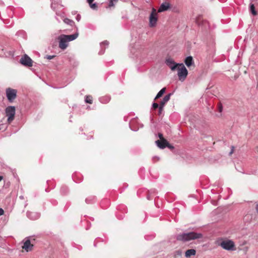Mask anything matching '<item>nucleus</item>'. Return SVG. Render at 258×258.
<instances>
[{
    "instance_id": "nucleus-1",
    "label": "nucleus",
    "mask_w": 258,
    "mask_h": 258,
    "mask_svg": "<svg viewBox=\"0 0 258 258\" xmlns=\"http://www.w3.org/2000/svg\"><path fill=\"white\" fill-rule=\"evenodd\" d=\"M78 36L77 33L72 35L61 34L58 37L59 40L58 46L61 50L66 49L68 46V43L70 41L76 39Z\"/></svg>"
},
{
    "instance_id": "nucleus-2",
    "label": "nucleus",
    "mask_w": 258,
    "mask_h": 258,
    "mask_svg": "<svg viewBox=\"0 0 258 258\" xmlns=\"http://www.w3.org/2000/svg\"><path fill=\"white\" fill-rule=\"evenodd\" d=\"M202 237L203 234L202 233L195 232L180 233L177 234L176 236V238L177 240L183 242L189 241L191 240L200 239Z\"/></svg>"
},
{
    "instance_id": "nucleus-3",
    "label": "nucleus",
    "mask_w": 258,
    "mask_h": 258,
    "mask_svg": "<svg viewBox=\"0 0 258 258\" xmlns=\"http://www.w3.org/2000/svg\"><path fill=\"white\" fill-rule=\"evenodd\" d=\"M177 75L179 80L182 82L185 80L187 76V70L182 63H180L177 68Z\"/></svg>"
},
{
    "instance_id": "nucleus-4",
    "label": "nucleus",
    "mask_w": 258,
    "mask_h": 258,
    "mask_svg": "<svg viewBox=\"0 0 258 258\" xmlns=\"http://www.w3.org/2000/svg\"><path fill=\"white\" fill-rule=\"evenodd\" d=\"M219 245L223 249L227 250L232 251L235 249V244L234 242L231 240L228 239L223 240L220 243Z\"/></svg>"
},
{
    "instance_id": "nucleus-5",
    "label": "nucleus",
    "mask_w": 258,
    "mask_h": 258,
    "mask_svg": "<svg viewBox=\"0 0 258 258\" xmlns=\"http://www.w3.org/2000/svg\"><path fill=\"white\" fill-rule=\"evenodd\" d=\"M16 109L14 106H9L6 108V114L8 117V121L10 123L14 119Z\"/></svg>"
},
{
    "instance_id": "nucleus-6",
    "label": "nucleus",
    "mask_w": 258,
    "mask_h": 258,
    "mask_svg": "<svg viewBox=\"0 0 258 258\" xmlns=\"http://www.w3.org/2000/svg\"><path fill=\"white\" fill-rule=\"evenodd\" d=\"M20 63L26 67H32L33 66V61L32 59L27 54L24 55L20 60Z\"/></svg>"
},
{
    "instance_id": "nucleus-7",
    "label": "nucleus",
    "mask_w": 258,
    "mask_h": 258,
    "mask_svg": "<svg viewBox=\"0 0 258 258\" xmlns=\"http://www.w3.org/2000/svg\"><path fill=\"white\" fill-rule=\"evenodd\" d=\"M6 95L8 100L12 102L16 97L17 91L15 89L9 88L6 90Z\"/></svg>"
},
{
    "instance_id": "nucleus-8",
    "label": "nucleus",
    "mask_w": 258,
    "mask_h": 258,
    "mask_svg": "<svg viewBox=\"0 0 258 258\" xmlns=\"http://www.w3.org/2000/svg\"><path fill=\"white\" fill-rule=\"evenodd\" d=\"M143 126V125L140 123L138 119L136 118L132 119L130 122V127L134 131H137L140 127H142Z\"/></svg>"
},
{
    "instance_id": "nucleus-9",
    "label": "nucleus",
    "mask_w": 258,
    "mask_h": 258,
    "mask_svg": "<svg viewBox=\"0 0 258 258\" xmlns=\"http://www.w3.org/2000/svg\"><path fill=\"white\" fill-rule=\"evenodd\" d=\"M166 64L168 66L172 71H174L178 67L180 63H176L174 61L170 58L166 59Z\"/></svg>"
},
{
    "instance_id": "nucleus-10",
    "label": "nucleus",
    "mask_w": 258,
    "mask_h": 258,
    "mask_svg": "<svg viewBox=\"0 0 258 258\" xmlns=\"http://www.w3.org/2000/svg\"><path fill=\"white\" fill-rule=\"evenodd\" d=\"M171 5L169 3L167 2H164L162 3L160 6L158 13H162L168 11L170 9Z\"/></svg>"
},
{
    "instance_id": "nucleus-11",
    "label": "nucleus",
    "mask_w": 258,
    "mask_h": 258,
    "mask_svg": "<svg viewBox=\"0 0 258 258\" xmlns=\"http://www.w3.org/2000/svg\"><path fill=\"white\" fill-rule=\"evenodd\" d=\"M33 244L31 243L29 239H26L24 242V244L22 246L23 249H25L27 252L30 251L32 250L33 247Z\"/></svg>"
},
{
    "instance_id": "nucleus-12",
    "label": "nucleus",
    "mask_w": 258,
    "mask_h": 258,
    "mask_svg": "<svg viewBox=\"0 0 258 258\" xmlns=\"http://www.w3.org/2000/svg\"><path fill=\"white\" fill-rule=\"evenodd\" d=\"M158 20L157 15L150 14L149 17V25L151 27H155L156 25Z\"/></svg>"
},
{
    "instance_id": "nucleus-13",
    "label": "nucleus",
    "mask_w": 258,
    "mask_h": 258,
    "mask_svg": "<svg viewBox=\"0 0 258 258\" xmlns=\"http://www.w3.org/2000/svg\"><path fill=\"white\" fill-rule=\"evenodd\" d=\"M27 216L31 220H36L40 217V214L37 212H27Z\"/></svg>"
},
{
    "instance_id": "nucleus-14",
    "label": "nucleus",
    "mask_w": 258,
    "mask_h": 258,
    "mask_svg": "<svg viewBox=\"0 0 258 258\" xmlns=\"http://www.w3.org/2000/svg\"><path fill=\"white\" fill-rule=\"evenodd\" d=\"M156 143L160 149H164L167 146V141L166 139L157 140L156 141Z\"/></svg>"
},
{
    "instance_id": "nucleus-15",
    "label": "nucleus",
    "mask_w": 258,
    "mask_h": 258,
    "mask_svg": "<svg viewBox=\"0 0 258 258\" xmlns=\"http://www.w3.org/2000/svg\"><path fill=\"white\" fill-rule=\"evenodd\" d=\"M171 95V93L165 95L160 102L159 105L164 107L165 104L170 100Z\"/></svg>"
},
{
    "instance_id": "nucleus-16",
    "label": "nucleus",
    "mask_w": 258,
    "mask_h": 258,
    "mask_svg": "<svg viewBox=\"0 0 258 258\" xmlns=\"http://www.w3.org/2000/svg\"><path fill=\"white\" fill-rule=\"evenodd\" d=\"M109 44V42L107 40L104 41L103 42L100 43L101 50L99 52V55H102L104 53L105 47L103 48V46H108Z\"/></svg>"
},
{
    "instance_id": "nucleus-17",
    "label": "nucleus",
    "mask_w": 258,
    "mask_h": 258,
    "mask_svg": "<svg viewBox=\"0 0 258 258\" xmlns=\"http://www.w3.org/2000/svg\"><path fill=\"white\" fill-rule=\"evenodd\" d=\"M196 254V251L194 249H188L185 251V256L186 257H189L191 256H194Z\"/></svg>"
},
{
    "instance_id": "nucleus-18",
    "label": "nucleus",
    "mask_w": 258,
    "mask_h": 258,
    "mask_svg": "<svg viewBox=\"0 0 258 258\" xmlns=\"http://www.w3.org/2000/svg\"><path fill=\"white\" fill-rule=\"evenodd\" d=\"M184 62L187 67H189L194 64L192 57L190 56H187Z\"/></svg>"
},
{
    "instance_id": "nucleus-19",
    "label": "nucleus",
    "mask_w": 258,
    "mask_h": 258,
    "mask_svg": "<svg viewBox=\"0 0 258 258\" xmlns=\"http://www.w3.org/2000/svg\"><path fill=\"white\" fill-rule=\"evenodd\" d=\"M110 100V97L108 96H104L99 98L100 102L102 103H107Z\"/></svg>"
},
{
    "instance_id": "nucleus-20",
    "label": "nucleus",
    "mask_w": 258,
    "mask_h": 258,
    "mask_svg": "<svg viewBox=\"0 0 258 258\" xmlns=\"http://www.w3.org/2000/svg\"><path fill=\"white\" fill-rule=\"evenodd\" d=\"M249 11L254 16L257 14L256 11L255 10L254 5L252 3L249 4Z\"/></svg>"
},
{
    "instance_id": "nucleus-21",
    "label": "nucleus",
    "mask_w": 258,
    "mask_h": 258,
    "mask_svg": "<svg viewBox=\"0 0 258 258\" xmlns=\"http://www.w3.org/2000/svg\"><path fill=\"white\" fill-rule=\"evenodd\" d=\"M95 201V197L94 196H90L86 199L85 202L87 204H92Z\"/></svg>"
},
{
    "instance_id": "nucleus-22",
    "label": "nucleus",
    "mask_w": 258,
    "mask_h": 258,
    "mask_svg": "<svg viewBox=\"0 0 258 258\" xmlns=\"http://www.w3.org/2000/svg\"><path fill=\"white\" fill-rule=\"evenodd\" d=\"M165 90H166V88H162L158 93V94H157V95L156 96V97L155 98V99H157L159 98L160 97H161L163 95V94L165 93Z\"/></svg>"
},
{
    "instance_id": "nucleus-23",
    "label": "nucleus",
    "mask_w": 258,
    "mask_h": 258,
    "mask_svg": "<svg viewBox=\"0 0 258 258\" xmlns=\"http://www.w3.org/2000/svg\"><path fill=\"white\" fill-rule=\"evenodd\" d=\"M63 22L66 24H68V25H69L70 26H73L74 25V24H75V22L73 20H72L71 19H69L68 18L64 19Z\"/></svg>"
},
{
    "instance_id": "nucleus-24",
    "label": "nucleus",
    "mask_w": 258,
    "mask_h": 258,
    "mask_svg": "<svg viewBox=\"0 0 258 258\" xmlns=\"http://www.w3.org/2000/svg\"><path fill=\"white\" fill-rule=\"evenodd\" d=\"M85 102L89 104H92L93 102L92 97L90 95L86 96L85 97Z\"/></svg>"
},
{
    "instance_id": "nucleus-25",
    "label": "nucleus",
    "mask_w": 258,
    "mask_h": 258,
    "mask_svg": "<svg viewBox=\"0 0 258 258\" xmlns=\"http://www.w3.org/2000/svg\"><path fill=\"white\" fill-rule=\"evenodd\" d=\"M118 0H110L108 4V7H111L114 6V3H117Z\"/></svg>"
},
{
    "instance_id": "nucleus-26",
    "label": "nucleus",
    "mask_w": 258,
    "mask_h": 258,
    "mask_svg": "<svg viewBox=\"0 0 258 258\" xmlns=\"http://www.w3.org/2000/svg\"><path fill=\"white\" fill-rule=\"evenodd\" d=\"M163 108H164V107L159 105V107H158V115H161L163 114Z\"/></svg>"
},
{
    "instance_id": "nucleus-27",
    "label": "nucleus",
    "mask_w": 258,
    "mask_h": 258,
    "mask_svg": "<svg viewBox=\"0 0 258 258\" xmlns=\"http://www.w3.org/2000/svg\"><path fill=\"white\" fill-rule=\"evenodd\" d=\"M182 254V251L181 250H177L174 252L175 256H180Z\"/></svg>"
},
{
    "instance_id": "nucleus-28",
    "label": "nucleus",
    "mask_w": 258,
    "mask_h": 258,
    "mask_svg": "<svg viewBox=\"0 0 258 258\" xmlns=\"http://www.w3.org/2000/svg\"><path fill=\"white\" fill-rule=\"evenodd\" d=\"M196 23L199 25H203L204 24V23H206V22H204V21H202V22L201 23V18H198L197 20H196Z\"/></svg>"
},
{
    "instance_id": "nucleus-29",
    "label": "nucleus",
    "mask_w": 258,
    "mask_h": 258,
    "mask_svg": "<svg viewBox=\"0 0 258 258\" xmlns=\"http://www.w3.org/2000/svg\"><path fill=\"white\" fill-rule=\"evenodd\" d=\"M159 107V104L157 103L154 102L152 104V108L154 109H156L158 108Z\"/></svg>"
},
{
    "instance_id": "nucleus-30",
    "label": "nucleus",
    "mask_w": 258,
    "mask_h": 258,
    "mask_svg": "<svg viewBox=\"0 0 258 258\" xmlns=\"http://www.w3.org/2000/svg\"><path fill=\"white\" fill-rule=\"evenodd\" d=\"M150 14H153V15H157V11L154 8H152V12Z\"/></svg>"
},
{
    "instance_id": "nucleus-31",
    "label": "nucleus",
    "mask_w": 258,
    "mask_h": 258,
    "mask_svg": "<svg viewBox=\"0 0 258 258\" xmlns=\"http://www.w3.org/2000/svg\"><path fill=\"white\" fill-rule=\"evenodd\" d=\"M60 191L63 194H65L67 191V188L66 187H62L60 189Z\"/></svg>"
},
{
    "instance_id": "nucleus-32",
    "label": "nucleus",
    "mask_w": 258,
    "mask_h": 258,
    "mask_svg": "<svg viewBox=\"0 0 258 258\" xmlns=\"http://www.w3.org/2000/svg\"><path fill=\"white\" fill-rule=\"evenodd\" d=\"M90 7L93 9H95L97 8V5L96 3L89 4Z\"/></svg>"
},
{
    "instance_id": "nucleus-33",
    "label": "nucleus",
    "mask_w": 258,
    "mask_h": 258,
    "mask_svg": "<svg viewBox=\"0 0 258 258\" xmlns=\"http://www.w3.org/2000/svg\"><path fill=\"white\" fill-rule=\"evenodd\" d=\"M166 147H167L170 149H173L174 148L173 146L170 145L168 142L167 141V146H166Z\"/></svg>"
},
{
    "instance_id": "nucleus-34",
    "label": "nucleus",
    "mask_w": 258,
    "mask_h": 258,
    "mask_svg": "<svg viewBox=\"0 0 258 258\" xmlns=\"http://www.w3.org/2000/svg\"><path fill=\"white\" fill-rule=\"evenodd\" d=\"M223 110V107L221 104H219L218 105V110L220 112H221Z\"/></svg>"
},
{
    "instance_id": "nucleus-35",
    "label": "nucleus",
    "mask_w": 258,
    "mask_h": 258,
    "mask_svg": "<svg viewBox=\"0 0 258 258\" xmlns=\"http://www.w3.org/2000/svg\"><path fill=\"white\" fill-rule=\"evenodd\" d=\"M54 55H46V58L48 59H51L54 57Z\"/></svg>"
},
{
    "instance_id": "nucleus-36",
    "label": "nucleus",
    "mask_w": 258,
    "mask_h": 258,
    "mask_svg": "<svg viewBox=\"0 0 258 258\" xmlns=\"http://www.w3.org/2000/svg\"><path fill=\"white\" fill-rule=\"evenodd\" d=\"M81 16L80 15L78 14L77 15L76 17V19L77 21H80V20H81Z\"/></svg>"
},
{
    "instance_id": "nucleus-37",
    "label": "nucleus",
    "mask_w": 258,
    "mask_h": 258,
    "mask_svg": "<svg viewBox=\"0 0 258 258\" xmlns=\"http://www.w3.org/2000/svg\"><path fill=\"white\" fill-rule=\"evenodd\" d=\"M158 137H159V138H160V140L165 139L163 138V136L162 134H161V133H158Z\"/></svg>"
},
{
    "instance_id": "nucleus-38",
    "label": "nucleus",
    "mask_w": 258,
    "mask_h": 258,
    "mask_svg": "<svg viewBox=\"0 0 258 258\" xmlns=\"http://www.w3.org/2000/svg\"><path fill=\"white\" fill-rule=\"evenodd\" d=\"M4 214V211L3 209L0 208V216L3 215Z\"/></svg>"
},
{
    "instance_id": "nucleus-39",
    "label": "nucleus",
    "mask_w": 258,
    "mask_h": 258,
    "mask_svg": "<svg viewBox=\"0 0 258 258\" xmlns=\"http://www.w3.org/2000/svg\"><path fill=\"white\" fill-rule=\"evenodd\" d=\"M87 2H88L89 4H92V3L94 1V0H87Z\"/></svg>"
},
{
    "instance_id": "nucleus-40",
    "label": "nucleus",
    "mask_w": 258,
    "mask_h": 258,
    "mask_svg": "<svg viewBox=\"0 0 258 258\" xmlns=\"http://www.w3.org/2000/svg\"><path fill=\"white\" fill-rule=\"evenodd\" d=\"M233 148H234V147L232 146V147L231 151V152L229 153V154H230V155L232 154V153L233 152Z\"/></svg>"
},
{
    "instance_id": "nucleus-41",
    "label": "nucleus",
    "mask_w": 258,
    "mask_h": 258,
    "mask_svg": "<svg viewBox=\"0 0 258 258\" xmlns=\"http://www.w3.org/2000/svg\"><path fill=\"white\" fill-rule=\"evenodd\" d=\"M19 198L21 200H24V196H21L19 197Z\"/></svg>"
},
{
    "instance_id": "nucleus-42",
    "label": "nucleus",
    "mask_w": 258,
    "mask_h": 258,
    "mask_svg": "<svg viewBox=\"0 0 258 258\" xmlns=\"http://www.w3.org/2000/svg\"><path fill=\"white\" fill-rule=\"evenodd\" d=\"M256 210L257 212L258 213V205H256Z\"/></svg>"
},
{
    "instance_id": "nucleus-43",
    "label": "nucleus",
    "mask_w": 258,
    "mask_h": 258,
    "mask_svg": "<svg viewBox=\"0 0 258 258\" xmlns=\"http://www.w3.org/2000/svg\"><path fill=\"white\" fill-rule=\"evenodd\" d=\"M3 178V176H0V181L2 180Z\"/></svg>"
},
{
    "instance_id": "nucleus-44",
    "label": "nucleus",
    "mask_w": 258,
    "mask_h": 258,
    "mask_svg": "<svg viewBox=\"0 0 258 258\" xmlns=\"http://www.w3.org/2000/svg\"><path fill=\"white\" fill-rule=\"evenodd\" d=\"M27 204H25V207H26L27 206Z\"/></svg>"
}]
</instances>
